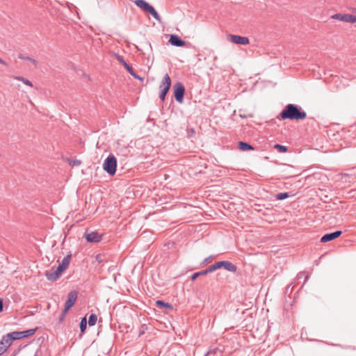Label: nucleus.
<instances>
[{
	"label": "nucleus",
	"mask_w": 356,
	"mask_h": 356,
	"mask_svg": "<svg viewBox=\"0 0 356 356\" xmlns=\"http://www.w3.org/2000/svg\"><path fill=\"white\" fill-rule=\"evenodd\" d=\"M0 64L4 65L6 66H8L7 63H6L3 59L0 58Z\"/></svg>",
	"instance_id": "72a5a7b5"
},
{
	"label": "nucleus",
	"mask_w": 356,
	"mask_h": 356,
	"mask_svg": "<svg viewBox=\"0 0 356 356\" xmlns=\"http://www.w3.org/2000/svg\"><path fill=\"white\" fill-rule=\"evenodd\" d=\"M351 349L356 350V347H353V348H351Z\"/></svg>",
	"instance_id": "4c0bfd02"
},
{
	"label": "nucleus",
	"mask_w": 356,
	"mask_h": 356,
	"mask_svg": "<svg viewBox=\"0 0 356 356\" xmlns=\"http://www.w3.org/2000/svg\"><path fill=\"white\" fill-rule=\"evenodd\" d=\"M14 341L13 337L10 335V332L7 334L3 336L0 343L5 346L6 348H8L10 345L11 342Z\"/></svg>",
	"instance_id": "2eb2a0df"
},
{
	"label": "nucleus",
	"mask_w": 356,
	"mask_h": 356,
	"mask_svg": "<svg viewBox=\"0 0 356 356\" xmlns=\"http://www.w3.org/2000/svg\"><path fill=\"white\" fill-rule=\"evenodd\" d=\"M7 348H5L1 343H0V356L3 355L6 351Z\"/></svg>",
	"instance_id": "c85d7f7f"
},
{
	"label": "nucleus",
	"mask_w": 356,
	"mask_h": 356,
	"mask_svg": "<svg viewBox=\"0 0 356 356\" xmlns=\"http://www.w3.org/2000/svg\"><path fill=\"white\" fill-rule=\"evenodd\" d=\"M18 57H19V59L30 61V62H31V63H33L35 67H37V65H38V62H37V60H35V59H33V58H31V57H29V56H24V55H23V54H19Z\"/></svg>",
	"instance_id": "6ab92c4d"
},
{
	"label": "nucleus",
	"mask_w": 356,
	"mask_h": 356,
	"mask_svg": "<svg viewBox=\"0 0 356 356\" xmlns=\"http://www.w3.org/2000/svg\"><path fill=\"white\" fill-rule=\"evenodd\" d=\"M156 305L160 308H169L172 309V305L165 302L163 300H157L156 302Z\"/></svg>",
	"instance_id": "a211bd4d"
},
{
	"label": "nucleus",
	"mask_w": 356,
	"mask_h": 356,
	"mask_svg": "<svg viewBox=\"0 0 356 356\" xmlns=\"http://www.w3.org/2000/svg\"><path fill=\"white\" fill-rule=\"evenodd\" d=\"M228 40L231 42L236 44L247 45L250 43L248 38L237 35H229Z\"/></svg>",
	"instance_id": "6e6552de"
},
{
	"label": "nucleus",
	"mask_w": 356,
	"mask_h": 356,
	"mask_svg": "<svg viewBox=\"0 0 356 356\" xmlns=\"http://www.w3.org/2000/svg\"><path fill=\"white\" fill-rule=\"evenodd\" d=\"M332 18L345 22L356 23V16L353 15L337 13L332 15Z\"/></svg>",
	"instance_id": "1a4fd4ad"
},
{
	"label": "nucleus",
	"mask_w": 356,
	"mask_h": 356,
	"mask_svg": "<svg viewBox=\"0 0 356 356\" xmlns=\"http://www.w3.org/2000/svg\"><path fill=\"white\" fill-rule=\"evenodd\" d=\"M125 69L127 70V72L132 75L133 73H134V70L131 66H130L129 64L125 67Z\"/></svg>",
	"instance_id": "cd10ccee"
},
{
	"label": "nucleus",
	"mask_w": 356,
	"mask_h": 356,
	"mask_svg": "<svg viewBox=\"0 0 356 356\" xmlns=\"http://www.w3.org/2000/svg\"><path fill=\"white\" fill-rule=\"evenodd\" d=\"M68 311H65V308H64V309L63 310L62 313H61V315L59 318V321L61 322L63 321V319L65 318L66 315H67V313Z\"/></svg>",
	"instance_id": "bb28decb"
},
{
	"label": "nucleus",
	"mask_w": 356,
	"mask_h": 356,
	"mask_svg": "<svg viewBox=\"0 0 356 356\" xmlns=\"http://www.w3.org/2000/svg\"><path fill=\"white\" fill-rule=\"evenodd\" d=\"M194 132L193 129H191V134H193Z\"/></svg>",
	"instance_id": "58836bf2"
},
{
	"label": "nucleus",
	"mask_w": 356,
	"mask_h": 356,
	"mask_svg": "<svg viewBox=\"0 0 356 356\" xmlns=\"http://www.w3.org/2000/svg\"><path fill=\"white\" fill-rule=\"evenodd\" d=\"M115 57L117 60L124 67H127L128 63L124 60L123 57L118 54H115Z\"/></svg>",
	"instance_id": "b1692460"
},
{
	"label": "nucleus",
	"mask_w": 356,
	"mask_h": 356,
	"mask_svg": "<svg viewBox=\"0 0 356 356\" xmlns=\"http://www.w3.org/2000/svg\"><path fill=\"white\" fill-rule=\"evenodd\" d=\"M81 161L79 160H73L70 162V164H72V165H81Z\"/></svg>",
	"instance_id": "c756f323"
},
{
	"label": "nucleus",
	"mask_w": 356,
	"mask_h": 356,
	"mask_svg": "<svg viewBox=\"0 0 356 356\" xmlns=\"http://www.w3.org/2000/svg\"><path fill=\"white\" fill-rule=\"evenodd\" d=\"M194 132L193 129H191V134H193Z\"/></svg>",
	"instance_id": "ea45409f"
},
{
	"label": "nucleus",
	"mask_w": 356,
	"mask_h": 356,
	"mask_svg": "<svg viewBox=\"0 0 356 356\" xmlns=\"http://www.w3.org/2000/svg\"><path fill=\"white\" fill-rule=\"evenodd\" d=\"M274 148L276 149L280 153L286 152L287 150H288V148H287L286 146L282 145H280V144H275L274 145Z\"/></svg>",
	"instance_id": "412c9836"
},
{
	"label": "nucleus",
	"mask_w": 356,
	"mask_h": 356,
	"mask_svg": "<svg viewBox=\"0 0 356 356\" xmlns=\"http://www.w3.org/2000/svg\"><path fill=\"white\" fill-rule=\"evenodd\" d=\"M135 4L140 8L141 10H143L144 12L149 13L151 14L153 17L156 19L158 22H161V19L160 15L158 14V13L156 11V10L154 8L153 6L149 5L147 2H146L145 0H136L134 1Z\"/></svg>",
	"instance_id": "7ed1b4c3"
},
{
	"label": "nucleus",
	"mask_w": 356,
	"mask_h": 356,
	"mask_svg": "<svg viewBox=\"0 0 356 356\" xmlns=\"http://www.w3.org/2000/svg\"><path fill=\"white\" fill-rule=\"evenodd\" d=\"M37 328L29 329L22 332H12L10 335L13 337L14 340L26 338L35 334Z\"/></svg>",
	"instance_id": "0eeeda50"
},
{
	"label": "nucleus",
	"mask_w": 356,
	"mask_h": 356,
	"mask_svg": "<svg viewBox=\"0 0 356 356\" xmlns=\"http://www.w3.org/2000/svg\"><path fill=\"white\" fill-rule=\"evenodd\" d=\"M78 296L76 291H72L67 295V300L65 304V311H68L75 303Z\"/></svg>",
	"instance_id": "9d476101"
},
{
	"label": "nucleus",
	"mask_w": 356,
	"mask_h": 356,
	"mask_svg": "<svg viewBox=\"0 0 356 356\" xmlns=\"http://www.w3.org/2000/svg\"><path fill=\"white\" fill-rule=\"evenodd\" d=\"M70 260H71V254H67V256H65L60 264H59V266H62L63 268H64L65 270L68 268L69 265H70Z\"/></svg>",
	"instance_id": "f3484780"
},
{
	"label": "nucleus",
	"mask_w": 356,
	"mask_h": 356,
	"mask_svg": "<svg viewBox=\"0 0 356 356\" xmlns=\"http://www.w3.org/2000/svg\"><path fill=\"white\" fill-rule=\"evenodd\" d=\"M168 42L175 47H181L186 45V42L177 35H171Z\"/></svg>",
	"instance_id": "ddd939ff"
},
{
	"label": "nucleus",
	"mask_w": 356,
	"mask_h": 356,
	"mask_svg": "<svg viewBox=\"0 0 356 356\" xmlns=\"http://www.w3.org/2000/svg\"><path fill=\"white\" fill-rule=\"evenodd\" d=\"M87 327V321L86 318L83 317L81 318L80 322V329L81 332H84Z\"/></svg>",
	"instance_id": "4be33fe9"
},
{
	"label": "nucleus",
	"mask_w": 356,
	"mask_h": 356,
	"mask_svg": "<svg viewBox=\"0 0 356 356\" xmlns=\"http://www.w3.org/2000/svg\"><path fill=\"white\" fill-rule=\"evenodd\" d=\"M185 94V88L181 82H177L174 85V96L176 101L182 103Z\"/></svg>",
	"instance_id": "423d86ee"
},
{
	"label": "nucleus",
	"mask_w": 356,
	"mask_h": 356,
	"mask_svg": "<svg viewBox=\"0 0 356 356\" xmlns=\"http://www.w3.org/2000/svg\"><path fill=\"white\" fill-rule=\"evenodd\" d=\"M3 309V303L2 299H0V312Z\"/></svg>",
	"instance_id": "2f4dec72"
},
{
	"label": "nucleus",
	"mask_w": 356,
	"mask_h": 356,
	"mask_svg": "<svg viewBox=\"0 0 356 356\" xmlns=\"http://www.w3.org/2000/svg\"><path fill=\"white\" fill-rule=\"evenodd\" d=\"M170 86H171V79H170V77L169 76V75L168 74H166L163 76V79L159 86V89L161 90L160 94H159V98L162 101L165 100V96H166L167 93L168 92V91L170 88Z\"/></svg>",
	"instance_id": "39448f33"
},
{
	"label": "nucleus",
	"mask_w": 356,
	"mask_h": 356,
	"mask_svg": "<svg viewBox=\"0 0 356 356\" xmlns=\"http://www.w3.org/2000/svg\"><path fill=\"white\" fill-rule=\"evenodd\" d=\"M210 260H211V257H209L207 258H206L204 260V264H207V263H209L210 262Z\"/></svg>",
	"instance_id": "473e14b6"
},
{
	"label": "nucleus",
	"mask_w": 356,
	"mask_h": 356,
	"mask_svg": "<svg viewBox=\"0 0 356 356\" xmlns=\"http://www.w3.org/2000/svg\"><path fill=\"white\" fill-rule=\"evenodd\" d=\"M336 346H340V347L341 346V345H339V344H337Z\"/></svg>",
	"instance_id": "a19ab883"
},
{
	"label": "nucleus",
	"mask_w": 356,
	"mask_h": 356,
	"mask_svg": "<svg viewBox=\"0 0 356 356\" xmlns=\"http://www.w3.org/2000/svg\"><path fill=\"white\" fill-rule=\"evenodd\" d=\"M342 234L341 231H336L332 233L325 234L323 235L321 238V242L322 243H326L328 241H331L339 236H340Z\"/></svg>",
	"instance_id": "f8f14e48"
},
{
	"label": "nucleus",
	"mask_w": 356,
	"mask_h": 356,
	"mask_svg": "<svg viewBox=\"0 0 356 356\" xmlns=\"http://www.w3.org/2000/svg\"><path fill=\"white\" fill-rule=\"evenodd\" d=\"M282 120H302L306 118L307 113L300 107L293 104H287L280 114Z\"/></svg>",
	"instance_id": "f257e3e1"
},
{
	"label": "nucleus",
	"mask_w": 356,
	"mask_h": 356,
	"mask_svg": "<svg viewBox=\"0 0 356 356\" xmlns=\"http://www.w3.org/2000/svg\"><path fill=\"white\" fill-rule=\"evenodd\" d=\"M212 352L211 350L208 351L205 356H210Z\"/></svg>",
	"instance_id": "c9c22d12"
},
{
	"label": "nucleus",
	"mask_w": 356,
	"mask_h": 356,
	"mask_svg": "<svg viewBox=\"0 0 356 356\" xmlns=\"http://www.w3.org/2000/svg\"><path fill=\"white\" fill-rule=\"evenodd\" d=\"M134 78L137 79H139V80H142L143 79L138 76V74H136L135 72L132 74V75Z\"/></svg>",
	"instance_id": "7c9ffc66"
},
{
	"label": "nucleus",
	"mask_w": 356,
	"mask_h": 356,
	"mask_svg": "<svg viewBox=\"0 0 356 356\" xmlns=\"http://www.w3.org/2000/svg\"><path fill=\"white\" fill-rule=\"evenodd\" d=\"M117 159L114 155L110 154L103 163V169L109 175H114L116 172Z\"/></svg>",
	"instance_id": "20e7f679"
},
{
	"label": "nucleus",
	"mask_w": 356,
	"mask_h": 356,
	"mask_svg": "<svg viewBox=\"0 0 356 356\" xmlns=\"http://www.w3.org/2000/svg\"><path fill=\"white\" fill-rule=\"evenodd\" d=\"M97 315L95 314H91L90 316H89V318H88V325L90 326H93L96 324L97 323Z\"/></svg>",
	"instance_id": "aec40b11"
},
{
	"label": "nucleus",
	"mask_w": 356,
	"mask_h": 356,
	"mask_svg": "<svg viewBox=\"0 0 356 356\" xmlns=\"http://www.w3.org/2000/svg\"><path fill=\"white\" fill-rule=\"evenodd\" d=\"M16 79L22 81L24 84H26L29 86H33L32 83L29 80L26 79L22 76H17V77H16Z\"/></svg>",
	"instance_id": "393cba45"
},
{
	"label": "nucleus",
	"mask_w": 356,
	"mask_h": 356,
	"mask_svg": "<svg viewBox=\"0 0 356 356\" xmlns=\"http://www.w3.org/2000/svg\"><path fill=\"white\" fill-rule=\"evenodd\" d=\"M309 276L307 275L306 277H305V281L308 279Z\"/></svg>",
	"instance_id": "e433bc0d"
},
{
	"label": "nucleus",
	"mask_w": 356,
	"mask_h": 356,
	"mask_svg": "<svg viewBox=\"0 0 356 356\" xmlns=\"http://www.w3.org/2000/svg\"><path fill=\"white\" fill-rule=\"evenodd\" d=\"M238 148L241 151H248V150H252V149H254V147L251 145H250L248 143L243 142V141H240L238 143Z\"/></svg>",
	"instance_id": "dca6fc26"
},
{
	"label": "nucleus",
	"mask_w": 356,
	"mask_h": 356,
	"mask_svg": "<svg viewBox=\"0 0 356 356\" xmlns=\"http://www.w3.org/2000/svg\"><path fill=\"white\" fill-rule=\"evenodd\" d=\"M100 257H101V256H100V255H97V257H96L97 260L99 262H101V261H102V260H101V258H100Z\"/></svg>",
	"instance_id": "f704fd0d"
},
{
	"label": "nucleus",
	"mask_w": 356,
	"mask_h": 356,
	"mask_svg": "<svg viewBox=\"0 0 356 356\" xmlns=\"http://www.w3.org/2000/svg\"><path fill=\"white\" fill-rule=\"evenodd\" d=\"M220 268H223L224 269L229 271V272H236V266L229 261H220L215 263L214 264L210 266L205 270L202 271L196 272L191 275V280L194 281L200 276L207 275V274L213 272L214 270L219 269Z\"/></svg>",
	"instance_id": "f03ea898"
},
{
	"label": "nucleus",
	"mask_w": 356,
	"mask_h": 356,
	"mask_svg": "<svg viewBox=\"0 0 356 356\" xmlns=\"http://www.w3.org/2000/svg\"><path fill=\"white\" fill-rule=\"evenodd\" d=\"M45 276L47 279L51 282H55L60 277V275L58 274L53 268L50 271H46Z\"/></svg>",
	"instance_id": "4468645a"
},
{
	"label": "nucleus",
	"mask_w": 356,
	"mask_h": 356,
	"mask_svg": "<svg viewBox=\"0 0 356 356\" xmlns=\"http://www.w3.org/2000/svg\"><path fill=\"white\" fill-rule=\"evenodd\" d=\"M55 270L58 274H59L61 276L62 273L65 270V269L58 265V267L55 269Z\"/></svg>",
	"instance_id": "a878e982"
},
{
	"label": "nucleus",
	"mask_w": 356,
	"mask_h": 356,
	"mask_svg": "<svg viewBox=\"0 0 356 356\" xmlns=\"http://www.w3.org/2000/svg\"><path fill=\"white\" fill-rule=\"evenodd\" d=\"M85 236L86 241L89 243H98L102 238V236L97 232L86 233Z\"/></svg>",
	"instance_id": "9b49d317"
},
{
	"label": "nucleus",
	"mask_w": 356,
	"mask_h": 356,
	"mask_svg": "<svg viewBox=\"0 0 356 356\" xmlns=\"http://www.w3.org/2000/svg\"><path fill=\"white\" fill-rule=\"evenodd\" d=\"M276 199L279 200H283L289 197V195L288 193H280L276 195Z\"/></svg>",
	"instance_id": "5701e85b"
}]
</instances>
